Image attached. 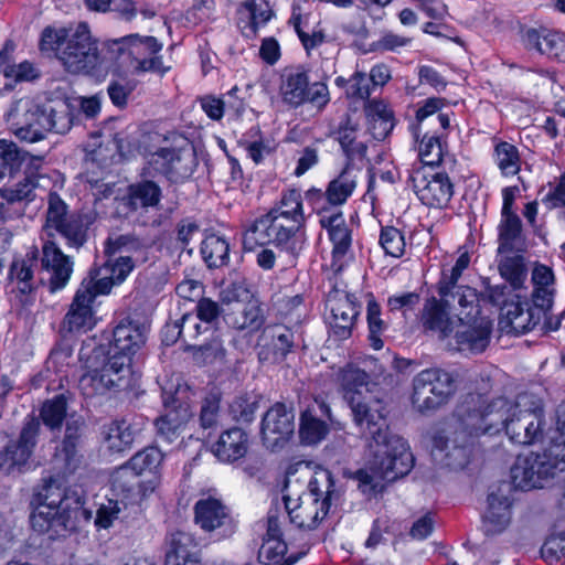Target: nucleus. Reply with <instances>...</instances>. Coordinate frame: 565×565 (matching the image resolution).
<instances>
[{
    "label": "nucleus",
    "mask_w": 565,
    "mask_h": 565,
    "mask_svg": "<svg viewBox=\"0 0 565 565\" xmlns=\"http://www.w3.org/2000/svg\"><path fill=\"white\" fill-rule=\"evenodd\" d=\"M546 426L543 401L535 394L521 393L513 401L507 436L521 446L542 440Z\"/></svg>",
    "instance_id": "7"
},
{
    "label": "nucleus",
    "mask_w": 565,
    "mask_h": 565,
    "mask_svg": "<svg viewBox=\"0 0 565 565\" xmlns=\"http://www.w3.org/2000/svg\"><path fill=\"white\" fill-rule=\"evenodd\" d=\"M524 292L525 290L514 289L510 284L504 281L495 286L488 285L482 297L493 306L500 307L504 313L510 305L519 303L526 298Z\"/></svg>",
    "instance_id": "56"
},
{
    "label": "nucleus",
    "mask_w": 565,
    "mask_h": 565,
    "mask_svg": "<svg viewBox=\"0 0 565 565\" xmlns=\"http://www.w3.org/2000/svg\"><path fill=\"white\" fill-rule=\"evenodd\" d=\"M67 402L61 394L43 403L40 416L43 423L51 429L60 428L66 417Z\"/></svg>",
    "instance_id": "63"
},
{
    "label": "nucleus",
    "mask_w": 565,
    "mask_h": 565,
    "mask_svg": "<svg viewBox=\"0 0 565 565\" xmlns=\"http://www.w3.org/2000/svg\"><path fill=\"white\" fill-rule=\"evenodd\" d=\"M111 487L117 494L131 498L139 493L140 476L127 463L113 473Z\"/></svg>",
    "instance_id": "59"
},
{
    "label": "nucleus",
    "mask_w": 565,
    "mask_h": 565,
    "mask_svg": "<svg viewBox=\"0 0 565 565\" xmlns=\"http://www.w3.org/2000/svg\"><path fill=\"white\" fill-rule=\"evenodd\" d=\"M280 94L282 100L291 107L310 103L322 108L330 100L328 86L321 82L309 85L307 73L299 68L286 71L282 74Z\"/></svg>",
    "instance_id": "13"
},
{
    "label": "nucleus",
    "mask_w": 565,
    "mask_h": 565,
    "mask_svg": "<svg viewBox=\"0 0 565 565\" xmlns=\"http://www.w3.org/2000/svg\"><path fill=\"white\" fill-rule=\"evenodd\" d=\"M530 301L535 308L544 311H552L556 296V279L554 271L547 265L536 263L531 271Z\"/></svg>",
    "instance_id": "31"
},
{
    "label": "nucleus",
    "mask_w": 565,
    "mask_h": 565,
    "mask_svg": "<svg viewBox=\"0 0 565 565\" xmlns=\"http://www.w3.org/2000/svg\"><path fill=\"white\" fill-rule=\"evenodd\" d=\"M275 239L274 223L269 212L246 224L243 232V247L249 252L267 245L275 246Z\"/></svg>",
    "instance_id": "39"
},
{
    "label": "nucleus",
    "mask_w": 565,
    "mask_h": 565,
    "mask_svg": "<svg viewBox=\"0 0 565 565\" xmlns=\"http://www.w3.org/2000/svg\"><path fill=\"white\" fill-rule=\"evenodd\" d=\"M275 230V247L291 256H296L305 241L303 228L271 214Z\"/></svg>",
    "instance_id": "41"
},
{
    "label": "nucleus",
    "mask_w": 565,
    "mask_h": 565,
    "mask_svg": "<svg viewBox=\"0 0 565 565\" xmlns=\"http://www.w3.org/2000/svg\"><path fill=\"white\" fill-rule=\"evenodd\" d=\"M162 460L163 454L158 447H148L132 456L128 465L141 476L147 471H154Z\"/></svg>",
    "instance_id": "64"
},
{
    "label": "nucleus",
    "mask_w": 565,
    "mask_h": 565,
    "mask_svg": "<svg viewBox=\"0 0 565 565\" xmlns=\"http://www.w3.org/2000/svg\"><path fill=\"white\" fill-rule=\"evenodd\" d=\"M488 510L483 516L487 532H501L510 522L511 501L505 495H499L494 492L488 497Z\"/></svg>",
    "instance_id": "44"
},
{
    "label": "nucleus",
    "mask_w": 565,
    "mask_h": 565,
    "mask_svg": "<svg viewBox=\"0 0 565 565\" xmlns=\"http://www.w3.org/2000/svg\"><path fill=\"white\" fill-rule=\"evenodd\" d=\"M309 493L294 500L289 494L284 495L286 512L290 522L298 527L312 530L328 514L333 500L339 498L334 481L329 470L315 473L308 484Z\"/></svg>",
    "instance_id": "5"
},
{
    "label": "nucleus",
    "mask_w": 565,
    "mask_h": 565,
    "mask_svg": "<svg viewBox=\"0 0 565 565\" xmlns=\"http://www.w3.org/2000/svg\"><path fill=\"white\" fill-rule=\"evenodd\" d=\"M408 183L420 202L434 209L447 206L454 194V185L449 177L425 164L412 166L408 170Z\"/></svg>",
    "instance_id": "12"
},
{
    "label": "nucleus",
    "mask_w": 565,
    "mask_h": 565,
    "mask_svg": "<svg viewBox=\"0 0 565 565\" xmlns=\"http://www.w3.org/2000/svg\"><path fill=\"white\" fill-rule=\"evenodd\" d=\"M367 130L376 140H384L394 128V114L390 106L380 99L369 100L364 106Z\"/></svg>",
    "instance_id": "38"
},
{
    "label": "nucleus",
    "mask_w": 565,
    "mask_h": 565,
    "mask_svg": "<svg viewBox=\"0 0 565 565\" xmlns=\"http://www.w3.org/2000/svg\"><path fill=\"white\" fill-rule=\"evenodd\" d=\"M340 384L344 392V397L349 401L351 397L358 398L355 395H360L363 388H366L370 383V375L352 365H348L340 373Z\"/></svg>",
    "instance_id": "60"
},
{
    "label": "nucleus",
    "mask_w": 565,
    "mask_h": 565,
    "mask_svg": "<svg viewBox=\"0 0 565 565\" xmlns=\"http://www.w3.org/2000/svg\"><path fill=\"white\" fill-rule=\"evenodd\" d=\"M40 49L42 52H54L64 70L71 74H89L100 63L97 42L86 23L68 29L45 28Z\"/></svg>",
    "instance_id": "4"
},
{
    "label": "nucleus",
    "mask_w": 565,
    "mask_h": 565,
    "mask_svg": "<svg viewBox=\"0 0 565 565\" xmlns=\"http://www.w3.org/2000/svg\"><path fill=\"white\" fill-rule=\"evenodd\" d=\"M89 216L83 213H68L66 203L57 193H50L43 231L49 237L58 234L68 248L79 249L87 242Z\"/></svg>",
    "instance_id": "8"
},
{
    "label": "nucleus",
    "mask_w": 565,
    "mask_h": 565,
    "mask_svg": "<svg viewBox=\"0 0 565 565\" xmlns=\"http://www.w3.org/2000/svg\"><path fill=\"white\" fill-rule=\"evenodd\" d=\"M546 313L539 310L531 303L527 306L526 301L510 305L507 312L503 313L507 320V327L515 334H523L534 330L542 322Z\"/></svg>",
    "instance_id": "36"
},
{
    "label": "nucleus",
    "mask_w": 565,
    "mask_h": 565,
    "mask_svg": "<svg viewBox=\"0 0 565 565\" xmlns=\"http://www.w3.org/2000/svg\"><path fill=\"white\" fill-rule=\"evenodd\" d=\"M44 116L49 125H45L46 134L67 132L73 125L74 114L72 106L66 100L46 102L43 104Z\"/></svg>",
    "instance_id": "43"
},
{
    "label": "nucleus",
    "mask_w": 565,
    "mask_h": 565,
    "mask_svg": "<svg viewBox=\"0 0 565 565\" xmlns=\"http://www.w3.org/2000/svg\"><path fill=\"white\" fill-rule=\"evenodd\" d=\"M89 364L103 375L104 379L114 380L115 383L113 386L118 391L128 390L134 386V373L125 355L116 358L108 352L103 354L100 351H94Z\"/></svg>",
    "instance_id": "26"
},
{
    "label": "nucleus",
    "mask_w": 565,
    "mask_h": 565,
    "mask_svg": "<svg viewBox=\"0 0 565 565\" xmlns=\"http://www.w3.org/2000/svg\"><path fill=\"white\" fill-rule=\"evenodd\" d=\"M494 160L501 173L505 177L514 175L520 171L521 159L515 146L502 141L494 148Z\"/></svg>",
    "instance_id": "61"
},
{
    "label": "nucleus",
    "mask_w": 565,
    "mask_h": 565,
    "mask_svg": "<svg viewBox=\"0 0 565 565\" xmlns=\"http://www.w3.org/2000/svg\"><path fill=\"white\" fill-rule=\"evenodd\" d=\"M356 186V175L350 169H344L327 186V198L330 205L339 206L347 202Z\"/></svg>",
    "instance_id": "53"
},
{
    "label": "nucleus",
    "mask_w": 565,
    "mask_h": 565,
    "mask_svg": "<svg viewBox=\"0 0 565 565\" xmlns=\"http://www.w3.org/2000/svg\"><path fill=\"white\" fill-rule=\"evenodd\" d=\"M420 135V139L415 137L418 142V160L415 161L414 164H425L426 167L433 168L440 163L443 158L444 150L440 140L443 134L438 130H435L431 134L423 130Z\"/></svg>",
    "instance_id": "50"
},
{
    "label": "nucleus",
    "mask_w": 565,
    "mask_h": 565,
    "mask_svg": "<svg viewBox=\"0 0 565 565\" xmlns=\"http://www.w3.org/2000/svg\"><path fill=\"white\" fill-rule=\"evenodd\" d=\"M43 160V156L30 154L15 142L0 139V181L7 177L13 178L22 169L24 173L39 172Z\"/></svg>",
    "instance_id": "22"
},
{
    "label": "nucleus",
    "mask_w": 565,
    "mask_h": 565,
    "mask_svg": "<svg viewBox=\"0 0 565 565\" xmlns=\"http://www.w3.org/2000/svg\"><path fill=\"white\" fill-rule=\"evenodd\" d=\"M491 333L492 321L488 317L457 319L451 335L455 342L454 348L459 352L482 353L490 343Z\"/></svg>",
    "instance_id": "16"
},
{
    "label": "nucleus",
    "mask_w": 565,
    "mask_h": 565,
    "mask_svg": "<svg viewBox=\"0 0 565 565\" xmlns=\"http://www.w3.org/2000/svg\"><path fill=\"white\" fill-rule=\"evenodd\" d=\"M497 230L498 255L526 252V238L519 215L500 216Z\"/></svg>",
    "instance_id": "35"
},
{
    "label": "nucleus",
    "mask_w": 565,
    "mask_h": 565,
    "mask_svg": "<svg viewBox=\"0 0 565 565\" xmlns=\"http://www.w3.org/2000/svg\"><path fill=\"white\" fill-rule=\"evenodd\" d=\"M148 164L152 171L166 175L173 182H179L194 172L196 156L192 148H160L150 156Z\"/></svg>",
    "instance_id": "15"
},
{
    "label": "nucleus",
    "mask_w": 565,
    "mask_h": 565,
    "mask_svg": "<svg viewBox=\"0 0 565 565\" xmlns=\"http://www.w3.org/2000/svg\"><path fill=\"white\" fill-rule=\"evenodd\" d=\"M294 414L284 403L277 402L264 415L262 420V436L268 447H277L294 434Z\"/></svg>",
    "instance_id": "23"
},
{
    "label": "nucleus",
    "mask_w": 565,
    "mask_h": 565,
    "mask_svg": "<svg viewBox=\"0 0 565 565\" xmlns=\"http://www.w3.org/2000/svg\"><path fill=\"white\" fill-rule=\"evenodd\" d=\"M107 49L113 58H122V64H127L134 74L145 72L164 74L169 70L163 66L162 56L157 55L162 44L154 36L129 34L107 41Z\"/></svg>",
    "instance_id": "6"
},
{
    "label": "nucleus",
    "mask_w": 565,
    "mask_h": 565,
    "mask_svg": "<svg viewBox=\"0 0 565 565\" xmlns=\"http://www.w3.org/2000/svg\"><path fill=\"white\" fill-rule=\"evenodd\" d=\"M136 262L132 256L119 255L108 260L103 267L92 268L86 276L97 287L102 295H108L115 285L121 284L131 273Z\"/></svg>",
    "instance_id": "30"
},
{
    "label": "nucleus",
    "mask_w": 565,
    "mask_h": 565,
    "mask_svg": "<svg viewBox=\"0 0 565 565\" xmlns=\"http://www.w3.org/2000/svg\"><path fill=\"white\" fill-rule=\"evenodd\" d=\"M270 214L284 218L303 228L305 216L302 211L301 195L297 190L285 192L279 202L269 211Z\"/></svg>",
    "instance_id": "48"
},
{
    "label": "nucleus",
    "mask_w": 565,
    "mask_h": 565,
    "mask_svg": "<svg viewBox=\"0 0 565 565\" xmlns=\"http://www.w3.org/2000/svg\"><path fill=\"white\" fill-rule=\"evenodd\" d=\"M41 430L40 419L30 414L25 417L18 439L0 433V470L11 473L21 471L33 455Z\"/></svg>",
    "instance_id": "10"
},
{
    "label": "nucleus",
    "mask_w": 565,
    "mask_h": 565,
    "mask_svg": "<svg viewBox=\"0 0 565 565\" xmlns=\"http://www.w3.org/2000/svg\"><path fill=\"white\" fill-rule=\"evenodd\" d=\"M38 507L31 514V525L39 533L51 539L65 536L77 530L90 513L84 508L82 490L63 488L55 479H50L38 493Z\"/></svg>",
    "instance_id": "3"
},
{
    "label": "nucleus",
    "mask_w": 565,
    "mask_h": 565,
    "mask_svg": "<svg viewBox=\"0 0 565 565\" xmlns=\"http://www.w3.org/2000/svg\"><path fill=\"white\" fill-rule=\"evenodd\" d=\"M366 320L370 345L374 350H381L384 345L382 335L387 329V323L381 318V307L373 298L367 301Z\"/></svg>",
    "instance_id": "62"
},
{
    "label": "nucleus",
    "mask_w": 565,
    "mask_h": 565,
    "mask_svg": "<svg viewBox=\"0 0 565 565\" xmlns=\"http://www.w3.org/2000/svg\"><path fill=\"white\" fill-rule=\"evenodd\" d=\"M449 305L440 299L431 297L424 303L420 313V323L424 332L436 335L439 340L451 338L457 320L450 317Z\"/></svg>",
    "instance_id": "24"
},
{
    "label": "nucleus",
    "mask_w": 565,
    "mask_h": 565,
    "mask_svg": "<svg viewBox=\"0 0 565 565\" xmlns=\"http://www.w3.org/2000/svg\"><path fill=\"white\" fill-rule=\"evenodd\" d=\"M194 521L206 532L217 529H223L227 534L234 532V522L228 508L216 498H202L194 504Z\"/></svg>",
    "instance_id": "25"
},
{
    "label": "nucleus",
    "mask_w": 565,
    "mask_h": 565,
    "mask_svg": "<svg viewBox=\"0 0 565 565\" xmlns=\"http://www.w3.org/2000/svg\"><path fill=\"white\" fill-rule=\"evenodd\" d=\"M146 341V328L131 320L120 321L113 331V341L107 350L117 356L125 355L131 365L132 355Z\"/></svg>",
    "instance_id": "28"
},
{
    "label": "nucleus",
    "mask_w": 565,
    "mask_h": 565,
    "mask_svg": "<svg viewBox=\"0 0 565 565\" xmlns=\"http://www.w3.org/2000/svg\"><path fill=\"white\" fill-rule=\"evenodd\" d=\"M166 565H202L200 548L191 533L175 531L167 539Z\"/></svg>",
    "instance_id": "32"
},
{
    "label": "nucleus",
    "mask_w": 565,
    "mask_h": 565,
    "mask_svg": "<svg viewBox=\"0 0 565 565\" xmlns=\"http://www.w3.org/2000/svg\"><path fill=\"white\" fill-rule=\"evenodd\" d=\"M358 126L348 117L338 128L335 135L343 152L349 160L363 158L367 147L362 141H356Z\"/></svg>",
    "instance_id": "55"
},
{
    "label": "nucleus",
    "mask_w": 565,
    "mask_h": 565,
    "mask_svg": "<svg viewBox=\"0 0 565 565\" xmlns=\"http://www.w3.org/2000/svg\"><path fill=\"white\" fill-rule=\"evenodd\" d=\"M41 267L49 274L50 291L56 292L68 284L74 260L65 255L55 242L47 239L42 245Z\"/></svg>",
    "instance_id": "21"
},
{
    "label": "nucleus",
    "mask_w": 565,
    "mask_h": 565,
    "mask_svg": "<svg viewBox=\"0 0 565 565\" xmlns=\"http://www.w3.org/2000/svg\"><path fill=\"white\" fill-rule=\"evenodd\" d=\"M524 253L499 254L498 270L501 278L514 289L526 290L527 266Z\"/></svg>",
    "instance_id": "40"
},
{
    "label": "nucleus",
    "mask_w": 565,
    "mask_h": 565,
    "mask_svg": "<svg viewBox=\"0 0 565 565\" xmlns=\"http://www.w3.org/2000/svg\"><path fill=\"white\" fill-rule=\"evenodd\" d=\"M6 120L11 134L20 141L34 143L46 137L45 125H49L43 104L24 97L14 102L9 109Z\"/></svg>",
    "instance_id": "11"
},
{
    "label": "nucleus",
    "mask_w": 565,
    "mask_h": 565,
    "mask_svg": "<svg viewBox=\"0 0 565 565\" xmlns=\"http://www.w3.org/2000/svg\"><path fill=\"white\" fill-rule=\"evenodd\" d=\"M100 295L92 279L85 277L82 280L64 318V326L70 332L87 331L94 327V303Z\"/></svg>",
    "instance_id": "17"
},
{
    "label": "nucleus",
    "mask_w": 565,
    "mask_h": 565,
    "mask_svg": "<svg viewBox=\"0 0 565 565\" xmlns=\"http://www.w3.org/2000/svg\"><path fill=\"white\" fill-rule=\"evenodd\" d=\"M248 438L246 433L237 427L225 430L212 446V452L223 462H233L247 452Z\"/></svg>",
    "instance_id": "37"
},
{
    "label": "nucleus",
    "mask_w": 565,
    "mask_h": 565,
    "mask_svg": "<svg viewBox=\"0 0 565 565\" xmlns=\"http://www.w3.org/2000/svg\"><path fill=\"white\" fill-rule=\"evenodd\" d=\"M201 326L191 313H184L181 319L168 322L161 330V339L166 345L174 344L181 335L184 339H195L201 334Z\"/></svg>",
    "instance_id": "51"
},
{
    "label": "nucleus",
    "mask_w": 565,
    "mask_h": 565,
    "mask_svg": "<svg viewBox=\"0 0 565 565\" xmlns=\"http://www.w3.org/2000/svg\"><path fill=\"white\" fill-rule=\"evenodd\" d=\"M114 383V380L104 379L90 364H86V371L79 379L78 387L85 397L92 398L110 392H119L113 386Z\"/></svg>",
    "instance_id": "54"
},
{
    "label": "nucleus",
    "mask_w": 565,
    "mask_h": 565,
    "mask_svg": "<svg viewBox=\"0 0 565 565\" xmlns=\"http://www.w3.org/2000/svg\"><path fill=\"white\" fill-rule=\"evenodd\" d=\"M227 323L237 330H258L264 323L263 310L256 301L237 303L227 316Z\"/></svg>",
    "instance_id": "45"
},
{
    "label": "nucleus",
    "mask_w": 565,
    "mask_h": 565,
    "mask_svg": "<svg viewBox=\"0 0 565 565\" xmlns=\"http://www.w3.org/2000/svg\"><path fill=\"white\" fill-rule=\"evenodd\" d=\"M323 417H330V408L323 402L313 399L300 415L299 435L306 445L320 443L329 433V426Z\"/></svg>",
    "instance_id": "29"
},
{
    "label": "nucleus",
    "mask_w": 565,
    "mask_h": 565,
    "mask_svg": "<svg viewBox=\"0 0 565 565\" xmlns=\"http://www.w3.org/2000/svg\"><path fill=\"white\" fill-rule=\"evenodd\" d=\"M512 408L513 401L497 397L473 409H459L444 434L434 438V447L445 452V465L451 469L465 468L470 462L478 437L507 433Z\"/></svg>",
    "instance_id": "2"
},
{
    "label": "nucleus",
    "mask_w": 565,
    "mask_h": 565,
    "mask_svg": "<svg viewBox=\"0 0 565 565\" xmlns=\"http://www.w3.org/2000/svg\"><path fill=\"white\" fill-rule=\"evenodd\" d=\"M411 402L420 414L439 409L455 393L452 375L439 367H430L416 374L412 382Z\"/></svg>",
    "instance_id": "9"
},
{
    "label": "nucleus",
    "mask_w": 565,
    "mask_h": 565,
    "mask_svg": "<svg viewBox=\"0 0 565 565\" xmlns=\"http://www.w3.org/2000/svg\"><path fill=\"white\" fill-rule=\"evenodd\" d=\"M441 298L450 307H452V302L457 299L459 305L458 319H471L472 317L481 316L479 306L480 295L469 286L457 285L451 295Z\"/></svg>",
    "instance_id": "47"
},
{
    "label": "nucleus",
    "mask_w": 565,
    "mask_h": 565,
    "mask_svg": "<svg viewBox=\"0 0 565 565\" xmlns=\"http://www.w3.org/2000/svg\"><path fill=\"white\" fill-rule=\"evenodd\" d=\"M161 199L160 186L149 180L130 184L127 193V204L132 210L154 207Z\"/></svg>",
    "instance_id": "46"
},
{
    "label": "nucleus",
    "mask_w": 565,
    "mask_h": 565,
    "mask_svg": "<svg viewBox=\"0 0 565 565\" xmlns=\"http://www.w3.org/2000/svg\"><path fill=\"white\" fill-rule=\"evenodd\" d=\"M319 224L328 233L332 243V263L334 271H340L347 263L352 246V230L347 224L342 212L324 213Z\"/></svg>",
    "instance_id": "19"
},
{
    "label": "nucleus",
    "mask_w": 565,
    "mask_h": 565,
    "mask_svg": "<svg viewBox=\"0 0 565 565\" xmlns=\"http://www.w3.org/2000/svg\"><path fill=\"white\" fill-rule=\"evenodd\" d=\"M230 245L221 236L211 234L201 244V254L210 268H218L228 263Z\"/></svg>",
    "instance_id": "57"
},
{
    "label": "nucleus",
    "mask_w": 565,
    "mask_h": 565,
    "mask_svg": "<svg viewBox=\"0 0 565 565\" xmlns=\"http://www.w3.org/2000/svg\"><path fill=\"white\" fill-rule=\"evenodd\" d=\"M92 12H115L121 20L131 21L139 12L134 0H84Z\"/></svg>",
    "instance_id": "58"
},
{
    "label": "nucleus",
    "mask_w": 565,
    "mask_h": 565,
    "mask_svg": "<svg viewBox=\"0 0 565 565\" xmlns=\"http://www.w3.org/2000/svg\"><path fill=\"white\" fill-rule=\"evenodd\" d=\"M526 49L535 50L548 58L565 62V33L547 28H531L522 35Z\"/></svg>",
    "instance_id": "27"
},
{
    "label": "nucleus",
    "mask_w": 565,
    "mask_h": 565,
    "mask_svg": "<svg viewBox=\"0 0 565 565\" xmlns=\"http://www.w3.org/2000/svg\"><path fill=\"white\" fill-rule=\"evenodd\" d=\"M143 425L142 418L139 423H128L126 419L113 422L105 435L108 448L113 451L120 452L130 447L138 433L141 431Z\"/></svg>",
    "instance_id": "42"
},
{
    "label": "nucleus",
    "mask_w": 565,
    "mask_h": 565,
    "mask_svg": "<svg viewBox=\"0 0 565 565\" xmlns=\"http://www.w3.org/2000/svg\"><path fill=\"white\" fill-rule=\"evenodd\" d=\"M350 406L354 423L372 440L370 449L373 454L370 466L354 471L351 478L358 482L362 493L372 494L382 487V481L392 482L407 475L414 459L405 439L388 433L382 401L352 396Z\"/></svg>",
    "instance_id": "1"
},
{
    "label": "nucleus",
    "mask_w": 565,
    "mask_h": 565,
    "mask_svg": "<svg viewBox=\"0 0 565 565\" xmlns=\"http://www.w3.org/2000/svg\"><path fill=\"white\" fill-rule=\"evenodd\" d=\"M13 51L12 42H7L0 51L1 89L4 90L12 89L17 83L33 81L40 75L38 68L28 61L13 64Z\"/></svg>",
    "instance_id": "34"
},
{
    "label": "nucleus",
    "mask_w": 565,
    "mask_h": 565,
    "mask_svg": "<svg viewBox=\"0 0 565 565\" xmlns=\"http://www.w3.org/2000/svg\"><path fill=\"white\" fill-rule=\"evenodd\" d=\"M106 253L109 256L116 254L132 256V260L136 263H143L147 259L146 244L132 235H120L114 239H108Z\"/></svg>",
    "instance_id": "52"
},
{
    "label": "nucleus",
    "mask_w": 565,
    "mask_h": 565,
    "mask_svg": "<svg viewBox=\"0 0 565 565\" xmlns=\"http://www.w3.org/2000/svg\"><path fill=\"white\" fill-rule=\"evenodd\" d=\"M260 341L263 342L259 351L262 360H268L271 354L274 361H282L295 345V333L284 324L269 326L264 329Z\"/></svg>",
    "instance_id": "33"
},
{
    "label": "nucleus",
    "mask_w": 565,
    "mask_h": 565,
    "mask_svg": "<svg viewBox=\"0 0 565 565\" xmlns=\"http://www.w3.org/2000/svg\"><path fill=\"white\" fill-rule=\"evenodd\" d=\"M178 388L174 394L163 390V414L154 420L157 437L159 440L172 444L175 441L188 422L192 418L191 406L181 397Z\"/></svg>",
    "instance_id": "14"
},
{
    "label": "nucleus",
    "mask_w": 565,
    "mask_h": 565,
    "mask_svg": "<svg viewBox=\"0 0 565 565\" xmlns=\"http://www.w3.org/2000/svg\"><path fill=\"white\" fill-rule=\"evenodd\" d=\"M328 307L331 311L332 332L339 339L351 335L355 319L360 313V303L353 294L334 289L328 295Z\"/></svg>",
    "instance_id": "20"
},
{
    "label": "nucleus",
    "mask_w": 565,
    "mask_h": 565,
    "mask_svg": "<svg viewBox=\"0 0 565 565\" xmlns=\"http://www.w3.org/2000/svg\"><path fill=\"white\" fill-rule=\"evenodd\" d=\"M552 466L542 452H530L516 457L511 467L513 484L522 490L542 488L543 482L554 477Z\"/></svg>",
    "instance_id": "18"
},
{
    "label": "nucleus",
    "mask_w": 565,
    "mask_h": 565,
    "mask_svg": "<svg viewBox=\"0 0 565 565\" xmlns=\"http://www.w3.org/2000/svg\"><path fill=\"white\" fill-rule=\"evenodd\" d=\"M38 249L26 253L24 258L14 259L9 268V279L18 284L22 294H29L33 289V267L36 264Z\"/></svg>",
    "instance_id": "49"
}]
</instances>
